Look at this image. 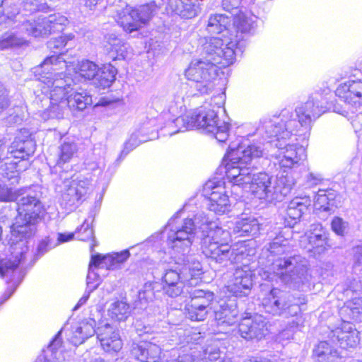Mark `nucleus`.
Wrapping results in <instances>:
<instances>
[{"label":"nucleus","instance_id":"1","mask_svg":"<svg viewBox=\"0 0 362 362\" xmlns=\"http://www.w3.org/2000/svg\"><path fill=\"white\" fill-rule=\"evenodd\" d=\"M325 110L317 98H310L294 111L284 109L279 117L261 121L257 129L262 141L256 145L264 148L266 156H275L281 168L291 169L297 167L300 160L306 158L305 149L302 145L291 144L295 141L308 139L313 120L319 117Z\"/></svg>","mask_w":362,"mask_h":362},{"label":"nucleus","instance_id":"2","mask_svg":"<svg viewBox=\"0 0 362 362\" xmlns=\"http://www.w3.org/2000/svg\"><path fill=\"white\" fill-rule=\"evenodd\" d=\"M18 215L13 224L9 239L10 257L0 262V276L9 278L13 288L6 291L4 300L8 299L22 281L24 274L16 271L28 251V240L35 235L37 225L43 218L45 208L41 201V193L27 191L18 194L16 199Z\"/></svg>","mask_w":362,"mask_h":362},{"label":"nucleus","instance_id":"3","mask_svg":"<svg viewBox=\"0 0 362 362\" xmlns=\"http://www.w3.org/2000/svg\"><path fill=\"white\" fill-rule=\"evenodd\" d=\"M264 148L255 143L246 147L230 144L223 158L225 173L229 182L244 189H249L255 196L262 199L266 195L267 187L272 176L261 172L253 173L254 162L265 155Z\"/></svg>","mask_w":362,"mask_h":362},{"label":"nucleus","instance_id":"4","mask_svg":"<svg viewBox=\"0 0 362 362\" xmlns=\"http://www.w3.org/2000/svg\"><path fill=\"white\" fill-rule=\"evenodd\" d=\"M268 257L272 264L269 267L259 268L258 275L262 280L278 281L286 288L305 291L309 288L310 276L306 267L302 263L299 255H291V247L287 238L276 235L267 248Z\"/></svg>","mask_w":362,"mask_h":362},{"label":"nucleus","instance_id":"5","mask_svg":"<svg viewBox=\"0 0 362 362\" xmlns=\"http://www.w3.org/2000/svg\"><path fill=\"white\" fill-rule=\"evenodd\" d=\"M173 123L178 129L170 133L171 136L195 127L211 134L220 143L226 141L229 136L230 124L221 122L217 113L210 108L194 110L192 112L177 117Z\"/></svg>","mask_w":362,"mask_h":362},{"label":"nucleus","instance_id":"6","mask_svg":"<svg viewBox=\"0 0 362 362\" xmlns=\"http://www.w3.org/2000/svg\"><path fill=\"white\" fill-rule=\"evenodd\" d=\"M228 238L229 232L223 228L211 230L209 235L202 238V253L223 266L242 262L247 256L245 246L243 244L229 245L226 243Z\"/></svg>","mask_w":362,"mask_h":362},{"label":"nucleus","instance_id":"7","mask_svg":"<svg viewBox=\"0 0 362 362\" xmlns=\"http://www.w3.org/2000/svg\"><path fill=\"white\" fill-rule=\"evenodd\" d=\"M242 41L225 37H211L205 39L202 44V54L204 59L216 66L226 67L232 64L238 54L243 52Z\"/></svg>","mask_w":362,"mask_h":362},{"label":"nucleus","instance_id":"8","mask_svg":"<svg viewBox=\"0 0 362 362\" xmlns=\"http://www.w3.org/2000/svg\"><path fill=\"white\" fill-rule=\"evenodd\" d=\"M306 303L307 300L303 294L295 296L274 288L263 298L262 305L267 313L288 318L297 316L302 310L301 306Z\"/></svg>","mask_w":362,"mask_h":362},{"label":"nucleus","instance_id":"9","mask_svg":"<svg viewBox=\"0 0 362 362\" xmlns=\"http://www.w3.org/2000/svg\"><path fill=\"white\" fill-rule=\"evenodd\" d=\"M218 66L205 59H193L185 70V76L191 82V88L201 95L208 94L213 89L211 81L218 75Z\"/></svg>","mask_w":362,"mask_h":362},{"label":"nucleus","instance_id":"10","mask_svg":"<svg viewBox=\"0 0 362 362\" xmlns=\"http://www.w3.org/2000/svg\"><path fill=\"white\" fill-rule=\"evenodd\" d=\"M67 21L66 17L59 14L39 16L37 19L29 15L22 21L21 29L35 37H46L52 33L62 31Z\"/></svg>","mask_w":362,"mask_h":362},{"label":"nucleus","instance_id":"11","mask_svg":"<svg viewBox=\"0 0 362 362\" xmlns=\"http://www.w3.org/2000/svg\"><path fill=\"white\" fill-rule=\"evenodd\" d=\"M35 146L29 132L23 129L15 137L10 146H6V155L9 158L8 163H17L21 168L28 163V159L35 153Z\"/></svg>","mask_w":362,"mask_h":362},{"label":"nucleus","instance_id":"12","mask_svg":"<svg viewBox=\"0 0 362 362\" xmlns=\"http://www.w3.org/2000/svg\"><path fill=\"white\" fill-rule=\"evenodd\" d=\"M28 168V163L23 168L17 163L6 162L0 165V200L4 202H16L18 193L13 192L11 186L19 182V173Z\"/></svg>","mask_w":362,"mask_h":362},{"label":"nucleus","instance_id":"13","mask_svg":"<svg viewBox=\"0 0 362 362\" xmlns=\"http://www.w3.org/2000/svg\"><path fill=\"white\" fill-rule=\"evenodd\" d=\"M196 232L194 222L187 217L180 225L170 228L168 238V245L175 252H189Z\"/></svg>","mask_w":362,"mask_h":362},{"label":"nucleus","instance_id":"14","mask_svg":"<svg viewBox=\"0 0 362 362\" xmlns=\"http://www.w3.org/2000/svg\"><path fill=\"white\" fill-rule=\"evenodd\" d=\"M90 180L83 176H78L66 185L62 194V205L71 209L86 199L87 194L91 190Z\"/></svg>","mask_w":362,"mask_h":362},{"label":"nucleus","instance_id":"15","mask_svg":"<svg viewBox=\"0 0 362 362\" xmlns=\"http://www.w3.org/2000/svg\"><path fill=\"white\" fill-rule=\"evenodd\" d=\"M238 333L246 341H258L268 333L267 321L258 314L246 316L238 325Z\"/></svg>","mask_w":362,"mask_h":362},{"label":"nucleus","instance_id":"16","mask_svg":"<svg viewBox=\"0 0 362 362\" xmlns=\"http://www.w3.org/2000/svg\"><path fill=\"white\" fill-rule=\"evenodd\" d=\"M157 337H145L139 343H132L130 354L134 359L141 362H156L160 357V346L163 340Z\"/></svg>","mask_w":362,"mask_h":362},{"label":"nucleus","instance_id":"17","mask_svg":"<svg viewBox=\"0 0 362 362\" xmlns=\"http://www.w3.org/2000/svg\"><path fill=\"white\" fill-rule=\"evenodd\" d=\"M223 183L209 181L205 184L204 192L208 196L207 208L216 214H224L229 211L230 201Z\"/></svg>","mask_w":362,"mask_h":362},{"label":"nucleus","instance_id":"18","mask_svg":"<svg viewBox=\"0 0 362 362\" xmlns=\"http://www.w3.org/2000/svg\"><path fill=\"white\" fill-rule=\"evenodd\" d=\"M57 66H46V69H40V66L35 68V75H39V81L45 86L43 88H55L69 92L73 91L74 88L71 86L74 85V80L63 72H56L58 69Z\"/></svg>","mask_w":362,"mask_h":362},{"label":"nucleus","instance_id":"19","mask_svg":"<svg viewBox=\"0 0 362 362\" xmlns=\"http://www.w3.org/2000/svg\"><path fill=\"white\" fill-rule=\"evenodd\" d=\"M181 262L175 260V263L170 268L165 269L163 276L164 284L161 288L165 295L170 298H176L184 293L185 277L182 275L180 267Z\"/></svg>","mask_w":362,"mask_h":362},{"label":"nucleus","instance_id":"20","mask_svg":"<svg viewBox=\"0 0 362 362\" xmlns=\"http://www.w3.org/2000/svg\"><path fill=\"white\" fill-rule=\"evenodd\" d=\"M295 185L293 177L288 174L281 175L270 180L266 191V195L263 199L269 202H282L291 192Z\"/></svg>","mask_w":362,"mask_h":362},{"label":"nucleus","instance_id":"21","mask_svg":"<svg viewBox=\"0 0 362 362\" xmlns=\"http://www.w3.org/2000/svg\"><path fill=\"white\" fill-rule=\"evenodd\" d=\"M329 338L343 349L354 348L359 342L358 332L350 322L343 321L341 326L332 330Z\"/></svg>","mask_w":362,"mask_h":362},{"label":"nucleus","instance_id":"22","mask_svg":"<svg viewBox=\"0 0 362 362\" xmlns=\"http://www.w3.org/2000/svg\"><path fill=\"white\" fill-rule=\"evenodd\" d=\"M252 272L246 265L237 268L228 286V291L236 297L248 296L252 286Z\"/></svg>","mask_w":362,"mask_h":362},{"label":"nucleus","instance_id":"23","mask_svg":"<svg viewBox=\"0 0 362 362\" xmlns=\"http://www.w3.org/2000/svg\"><path fill=\"white\" fill-rule=\"evenodd\" d=\"M71 37L60 35L51 38L47 43V48L54 54L47 57L40 64V69H46V66H66L65 61L62 59L63 49L66 46Z\"/></svg>","mask_w":362,"mask_h":362},{"label":"nucleus","instance_id":"24","mask_svg":"<svg viewBox=\"0 0 362 362\" xmlns=\"http://www.w3.org/2000/svg\"><path fill=\"white\" fill-rule=\"evenodd\" d=\"M97 337L106 352L117 353L122 347V341L119 332L107 323L98 327Z\"/></svg>","mask_w":362,"mask_h":362},{"label":"nucleus","instance_id":"25","mask_svg":"<svg viewBox=\"0 0 362 362\" xmlns=\"http://www.w3.org/2000/svg\"><path fill=\"white\" fill-rule=\"evenodd\" d=\"M310 205L311 200L308 197H296L292 199L286 209V225L290 228L293 227L300 221L303 215L308 211V207Z\"/></svg>","mask_w":362,"mask_h":362},{"label":"nucleus","instance_id":"26","mask_svg":"<svg viewBox=\"0 0 362 362\" xmlns=\"http://www.w3.org/2000/svg\"><path fill=\"white\" fill-rule=\"evenodd\" d=\"M337 192L332 189H319L315 197V207L322 218L333 214L337 207Z\"/></svg>","mask_w":362,"mask_h":362},{"label":"nucleus","instance_id":"27","mask_svg":"<svg viewBox=\"0 0 362 362\" xmlns=\"http://www.w3.org/2000/svg\"><path fill=\"white\" fill-rule=\"evenodd\" d=\"M47 88L46 92L49 91V98L45 100L49 103V106L47 109L49 116L50 117H62L64 110L66 108V105H64L62 101L66 100V98L71 92L55 88Z\"/></svg>","mask_w":362,"mask_h":362},{"label":"nucleus","instance_id":"28","mask_svg":"<svg viewBox=\"0 0 362 362\" xmlns=\"http://www.w3.org/2000/svg\"><path fill=\"white\" fill-rule=\"evenodd\" d=\"M130 255L128 250L117 252L114 255H101L100 254L91 256V265L95 268L107 269H115L119 264L126 261Z\"/></svg>","mask_w":362,"mask_h":362},{"label":"nucleus","instance_id":"29","mask_svg":"<svg viewBox=\"0 0 362 362\" xmlns=\"http://www.w3.org/2000/svg\"><path fill=\"white\" fill-rule=\"evenodd\" d=\"M170 10L182 18L191 19L200 11L198 0H170Z\"/></svg>","mask_w":362,"mask_h":362},{"label":"nucleus","instance_id":"30","mask_svg":"<svg viewBox=\"0 0 362 362\" xmlns=\"http://www.w3.org/2000/svg\"><path fill=\"white\" fill-rule=\"evenodd\" d=\"M342 321L362 322V297L346 300L339 309Z\"/></svg>","mask_w":362,"mask_h":362},{"label":"nucleus","instance_id":"31","mask_svg":"<svg viewBox=\"0 0 362 362\" xmlns=\"http://www.w3.org/2000/svg\"><path fill=\"white\" fill-rule=\"evenodd\" d=\"M313 354L319 362H343L341 353L327 341H322L313 349Z\"/></svg>","mask_w":362,"mask_h":362},{"label":"nucleus","instance_id":"32","mask_svg":"<svg viewBox=\"0 0 362 362\" xmlns=\"http://www.w3.org/2000/svg\"><path fill=\"white\" fill-rule=\"evenodd\" d=\"M180 256L176 257L177 262H181V269L182 275L188 281L189 278H193L202 274V267L201 263L193 255H189V252H177Z\"/></svg>","mask_w":362,"mask_h":362},{"label":"nucleus","instance_id":"33","mask_svg":"<svg viewBox=\"0 0 362 362\" xmlns=\"http://www.w3.org/2000/svg\"><path fill=\"white\" fill-rule=\"evenodd\" d=\"M238 310L233 304L223 303L215 310V320L218 326H230L237 322Z\"/></svg>","mask_w":362,"mask_h":362},{"label":"nucleus","instance_id":"34","mask_svg":"<svg viewBox=\"0 0 362 362\" xmlns=\"http://www.w3.org/2000/svg\"><path fill=\"white\" fill-rule=\"evenodd\" d=\"M260 225L252 216L243 218L235 222L233 233L237 236H254L259 233Z\"/></svg>","mask_w":362,"mask_h":362},{"label":"nucleus","instance_id":"35","mask_svg":"<svg viewBox=\"0 0 362 362\" xmlns=\"http://www.w3.org/2000/svg\"><path fill=\"white\" fill-rule=\"evenodd\" d=\"M95 325L96 322L92 318L86 319L80 322L74 332L72 343L75 345L81 344L89 337L97 334L98 329H95Z\"/></svg>","mask_w":362,"mask_h":362},{"label":"nucleus","instance_id":"36","mask_svg":"<svg viewBox=\"0 0 362 362\" xmlns=\"http://www.w3.org/2000/svg\"><path fill=\"white\" fill-rule=\"evenodd\" d=\"M66 107H69L72 110H83L88 105L92 104V98L84 89L81 88L70 93L67 96L66 100L62 101Z\"/></svg>","mask_w":362,"mask_h":362},{"label":"nucleus","instance_id":"37","mask_svg":"<svg viewBox=\"0 0 362 362\" xmlns=\"http://www.w3.org/2000/svg\"><path fill=\"white\" fill-rule=\"evenodd\" d=\"M117 71L116 68L110 64H104L98 69L94 79V84L100 88H109L116 78Z\"/></svg>","mask_w":362,"mask_h":362},{"label":"nucleus","instance_id":"38","mask_svg":"<svg viewBox=\"0 0 362 362\" xmlns=\"http://www.w3.org/2000/svg\"><path fill=\"white\" fill-rule=\"evenodd\" d=\"M232 21V16L224 14L211 15L208 20L206 30L209 33L220 34L228 30Z\"/></svg>","mask_w":362,"mask_h":362},{"label":"nucleus","instance_id":"39","mask_svg":"<svg viewBox=\"0 0 362 362\" xmlns=\"http://www.w3.org/2000/svg\"><path fill=\"white\" fill-rule=\"evenodd\" d=\"M189 218L194 222L196 231L199 229L202 232V238L209 235L211 230L222 228L217 225L216 222L211 220L203 211L197 212Z\"/></svg>","mask_w":362,"mask_h":362},{"label":"nucleus","instance_id":"40","mask_svg":"<svg viewBox=\"0 0 362 362\" xmlns=\"http://www.w3.org/2000/svg\"><path fill=\"white\" fill-rule=\"evenodd\" d=\"M344 92V98L349 103L354 99H362V81H349L344 83L341 88H337V93Z\"/></svg>","mask_w":362,"mask_h":362},{"label":"nucleus","instance_id":"41","mask_svg":"<svg viewBox=\"0 0 362 362\" xmlns=\"http://www.w3.org/2000/svg\"><path fill=\"white\" fill-rule=\"evenodd\" d=\"M161 289V285L158 282L148 281L144 284L139 291L138 298L141 304V308L146 307V305L153 300L156 297V293Z\"/></svg>","mask_w":362,"mask_h":362},{"label":"nucleus","instance_id":"42","mask_svg":"<svg viewBox=\"0 0 362 362\" xmlns=\"http://www.w3.org/2000/svg\"><path fill=\"white\" fill-rule=\"evenodd\" d=\"M77 151V145L71 141H64L59 147L58 158L55 168H62L63 165L72 159Z\"/></svg>","mask_w":362,"mask_h":362},{"label":"nucleus","instance_id":"43","mask_svg":"<svg viewBox=\"0 0 362 362\" xmlns=\"http://www.w3.org/2000/svg\"><path fill=\"white\" fill-rule=\"evenodd\" d=\"M157 11L158 6L155 1H151L150 3L134 8L133 13L134 16L137 17L138 22L141 28H142L150 21Z\"/></svg>","mask_w":362,"mask_h":362},{"label":"nucleus","instance_id":"44","mask_svg":"<svg viewBox=\"0 0 362 362\" xmlns=\"http://www.w3.org/2000/svg\"><path fill=\"white\" fill-rule=\"evenodd\" d=\"M118 23L123 29L129 33L136 31L141 28L138 18L133 13V8H127L122 13H119Z\"/></svg>","mask_w":362,"mask_h":362},{"label":"nucleus","instance_id":"45","mask_svg":"<svg viewBox=\"0 0 362 362\" xmlns=\"http://www.w3.org/2000/svg\"><path fill=\"white\" fill-rule=\"evenodd\" d=\"M234 24L236 27L237 35L233 40H238L242 41L244 43V47H245V42L243 40V37L239 35V33L242 34H252L255 32V25L251 18H249L243 15L238 16Z\"/></svg>","mask_w":362,"mask_h":362},{"label":"nucleus","instance_id":"46","mask_svg":"<svg viewBox=\"0 0 362 362\" xmlns=\"http://www.w3.org/2000/svg\"><path fill=\"white\" fill-rule=\"evenodd\" d=\"M110 54L113 59H124L127 54V45L114 35L108 38Z\"/></svg>","mask_w":362,"mask_h":362},{"label":"nucleus","instance_id":"47","mask_svg":"<svg viewBox=\"0 0 362 362\" xmlns=\"http://www.w3.org/2000/svg\"><path fill=\"white\" fill-rule=\"evenodd\" d=\"M320 234L310 235L308 237L309 243L312 245L315 252L321 254L332 247V243L329 238L327 232H322Z\"/></svg>","mask_w":362,"mask_h":362},{"label":"nucleus","instance_id":"48","mask_svg":"<svg viewBox=\"0 0 362 362\" xmlns=\"http://www.w3.org/2000/svg\"><path fill=\"white\" fill-rule=\"evenodd\" d=\"M190 293L191 303L199 305L209 309V306L214 299V294L210 291L194 289Z\"/></svg>","mask_w":362,"mask_h":362},{"label":"nucleus","instance_id":"49","mask_svg":"<svg viewBox=\"0 0 362 362\" xmlns=\"http://www.w3.org/2000/svg\"><path fill=\"white\" fill-rule=\"evenodd\" d=\"M186 317L192 321H203L206 317L209 308L189 302L185 305Z\"/></svg>","mask_w":362,"mask_h":362},{"label":"nucleus","instance_id":"50","mask_svg":"<svg viewBox=\"0 0 362 362\" xmlns=\"http://www.w3.org/2000/svg\"><path fill=\"white\" fill-rule=\"evenodd\" d=\"M98 71V66L91 61L81 62L76 67V73L87 80H94Z\"/></svg>","mask_w":362,"mask_h":362},{"label":"nucleus","instance_id":"51","mask_svg":"<svg viewBox=\"0 0 362 362\" xmlns=\"http://www.w3.org/2000/svg\"><path fill=\"white\" fill-rule=\"evenodd\" d=\"M110 312L112 318L117 321H124L130 314V308L127 303L117 301L112 304Z\"/></svg>","mask_w":362,"mask_h":362},{"label":"nucleus","instance_id":"52","mask_svg":"<svg viewBox=\"0 0 362 362\" xmlns=\"http://www.w3.org/2000/svg\"><path fill=\"white\" fill-rule=\"evenodd\" d=\"M140 133L136 131L133 132L129 139L126 141L124 144V148L122 151H121L120 155L119 156L118 158L117 159V162H120L122 160L124 159V158L132 150H134L136 147H137L142 141L139 139Z\"/></svg>","mask_w":362,"mask_h":362},{"label":"nucleus","instance_id":"53","mask_svg":"<svg viewBox=\"0 0 362 362\" xmlns=\"http://www.w3.org/2000/svg\"><path fill=\"white\" fill-rule=\"evenodd\" d=\"M4 11L8 18L18 23V26H19L21 28L22 21H23L25 18H28V16L27 14L23 13V12L20 11L19 8L15 4L12 5L11 4H9L8 3Z\"/></svg>","mask_w":362,"mask_h":362},{"label":"nucleus","instance_id":"54","mask_svg":"<svg viewBox=\"0 0 362 362\" xmlns=\"http://www.w3.org/2000/svg\"><path fill=\"white\" fill-rule=\"evenodd\" d=\"M95 269L94 265H91V262H90L88 273L86 278V288H88L89 292L95 291L101 282L99 274L95 272Z\"/></svg>","mask_w":362,"mask_h":362},{"label":"nucleus","instance_id":"55","mask_svg":"<svg viewBox=\"0 0 362 362\" xmlns=\"http://www.w3.org/2000/svg\"><path fill=\"white\" fill-rule=\"evenodd\" d=\"M57 245V243H55L54 238H51L50 236L46 237L40 241L37 247L36 253L35 254V258H40Z\"/></svg>","mask_w":362,"mask_h":362},{"label":"nucleus","instance_id":"56","mask_svg":"<svg viewBox=\"0 0 362 362\" xmlns=\"http://www.w3.org/2000/svg\"><path fill=\"white\" fill-rule=\"evenodd\" d=\"M348 222L343 220L342 218L335 216L331 222L332 230L338 235L344 236L348 228Z\"/></svg>","mask_w":362,"mask_h":362},{"label":"nucleus","instance_id":"57","mask_svg":"<svg viewBox=\"0 0 362 362\" xmlns=\"http://www.w3.org/2000/svg\"><path fill=\"white\" fill-rule=\"evenodd\" d=\"M362 289L360 281L357 280H351L346 283L343 288V294L346 298H353L355 293H358Z\"/></svg>","mask_w":362,"mask_h":362},{"label":"nucleus","instance_id":"58","mask_svg":"<svg viewBox=\"0 0 362 362\" xmlns=\"http://www.w3.org/2000/svg\"><path fill=\"white\" fill-rule=\"evenodd\" d=\"M133 326L135 332L139 337L146 336V337H149V335H152L153 334L152 327L148 325H145L140 320H136L133 322Z\"/></svg>","mask_w":362,"mask_h":362},{"label":"nucleus","instance_id":"59","mask_svg":"<svg viewBox=\"0 0 362 362\" xmlns=\"http://www.w3.org/2000/svg\"><path fill=\"white\" fill-rule=\"evenodd\" d=\"M42 0H22L21 5L23 10L33 13L43 8Z\"/></svg>","mask_w":362,"mask_h":362},{"label":"nucleus","instance_id":"60","mask_svg":"<svg viewBox=\"0 0 362 362\" xmlns=\"http://www.w3.org/2000/svg\"><path fill=\"white\" fill-rule=\"evenodd\" d=\"M77 231L79 233L78 239L80 240L86 241L93 236V229L89 227L88 223H86V221L80 227L77 228Z\"/></svg>","mask_w":362,"mask_h":362},{"label":"nucleus","instance_id":"61","mask_svg":"<svg viewBox=\"0 0 362 362\" xmlns=\"http://www.w3.org/2000/svg\"><path fill=\"white\" fill-rule=\"evenodd\" d=\"M323 178L321 174L317 173H309L305 178V185L306 187H313L319 185Z\"/></svg>","mask_w":362,"mask_h":362},{"label":"nucleus","instance_id":"62","mask_svg":"<svg viewBox=\"0 0 362 362\" xmlns=\"http://www.w3.org/2000/svg\"><path fill=\"white\" fill-rule=\"evenodd\" d=\"M85 6L91 11L101 12L106 8V0H85Z\"/></svg>","mask_w":362,"mask_h":362},{"label":"nucleus","instance_id":"63","mask_svg":"<svg viewBox=\"0 0 362 362\" xmlns=\"http://www.w3.org/2000/svg\"><path fill=\"white\" fill-rule=\"evenodd\" d=\"M10 105L7 90L0 83V113L6 110Z\"/></svg>","mask_w":362,"mask_h":362},{"label":"nucleus","instance_id":"64","mask_svg":"<svg viewBox=\"0 0 362 362\" xmlns=\"http://www.w3.org/2000/svg\"><path fill=\"white\" fill-rule=\"evenodd\" d=\"M243 0H222L223 10L231 13L239 8Z\"/></svg>","mask_w":362,"mask_h":362}]
</instances>
